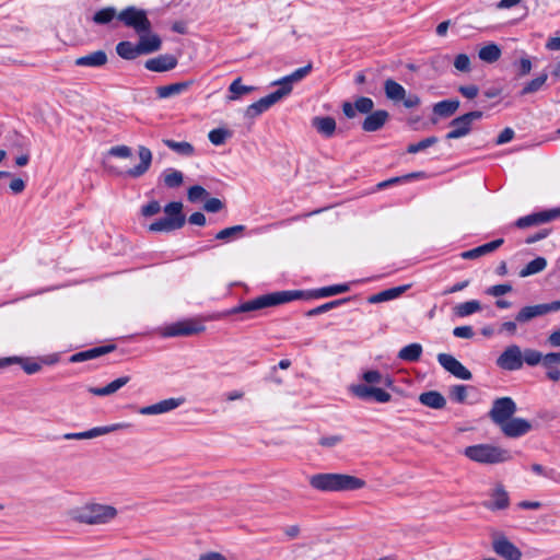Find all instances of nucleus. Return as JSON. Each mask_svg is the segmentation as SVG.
<instances>
[{"instance_id": "12", "label": "nucleus", "mask_w": 560, "mask_h": 560, "mask_svg": "<svg viewBox=\"0 0 560 560\" xmlns=\"http://www.w3.org/2000/svg\"><path fill=\"white\" fill-rule=\"evenodd\" d=\"M131 424L128 422L114 423L104 427H95L88 431L75 432V433H66L62 435L65 440H88L94 439L104 434H108L115 431L124 430L130 428Z\"/></svg>"}, {"instance_id": "49", "label": "nucleus", "mask_w": 560, "mask_h": 560, "mask_svg": "<svg viewBox=\"0 0 560 560\" xmlns=\"http://www.w3.org/2000/svg\"><path fill=\"white\" fill-rule=\"evenodd\" d=\"M438 141H439V139L434 136L428 137L417 143L409 144L407 148V152L411 153V154L418 153L420 151H423V150L434 145L435 143H438Z\"/></svg>"}, {"instance_id": "63", "label": "nucleus", "mask_w": 560, "mask_h": 560, "mask_svg": "<svg viewBox=\"0 0 560 560\" xmlns=\"http://www.w3.org/2000/svg\"><path fill=\"white\" fill-rule=\"evenodd\" d=\"M458 91L459 93L466 97V98H469V100H472L475 98L478 93H479V89L477 85H474V84H470V85H462L458 88Z\"/></svg>"}, {"instance_id": "24", "label": "nucleus", "mask_w": 560, "mask_h": 560, "mask_svg": "<svg viewBox=\"0 0 560 560\" xmlns=\"http://www.w3.org/2000/svg\"><path fill=\"white\" fill-rule=\"evenodd\" d=\"M312 70V65L308 63L302 68L296 69L291 74L282 78L281 80L275 82V84H279L280 88L278 90H284L288 91V95L292 91V84L295 82L301 81L303 78H305Z\"/></svg>"}, {"instance_id": "60", "label": "nucleus", "mask_w": 560, "mask_h": 560, "mask_svg": "<svg viewBox=\"0 0 560 560\" xmlns=\"http://www.w3.org/2000/svg\"><path fill=\"white\" fill-rule=\"evenodd\" d=\"M161 211V205L158 200H151L147 205L141 207V214L143 217H152Z\"/></svg>"}, {"instance_id": "1", "label": "nucleus", "mask_w": 560, "mask_h": 560, "mask_svg": "<svg viewBox=\"0 0 560 560\" xmlns=\"http://www.w3.org/2000/svg\"><path fill=\"white\" fill-rule=\"evenodd\" d=\"M516 411V404L511 397H500L493 400L488 415L505 438L518 439L529 433L533 424L527 419L514 417Z\"/></svg>"}, {"instance_id": "56", "label": "nucleus", "mask_w": 560, "mask_h": 560, "mask_svg": "<svg viewBox=\"0 0 560 560\" xmlns=\"http://www.w3.org/2000/svg\"><path fill=\"white\" fill-rule=\"evenodd\" d=\"M107 155L120 159H128L132 155V150L130 147L125 144L115 145L107 151Z\"/></svg>"}, {"instance_id": "35", "label": "nucleus", "mask_w": 560, "mask_h": 560, "mask_svg": "<svg viewBox=\"0 0 560 560\" xmlns=\"http://www.w3.org/2000/svg\"><path fill=\"white\" fill-rule=\"evenodd\" d=\"M116 52L125 60H135L138 56L142 55L139 45L129 40L119 42L116 45Z\"/></svg>"}, {"instance_id": "36", "label": "nucleus", "mask_w": 560, "mask_h": 560, "mask_svg": "<svg viewBox=\"0 0 560 560\" xmlns=\"http://www.w3.org/2000/svg\"><path fill=\"white\" fill-rule=\"evenodd\" d=\"M255 90H256L255 86L244 85L242 83V79L236 78L229 86L230 94L226 96V98L229 101H236V100H240L241 97H243L244 95L252 93Z\"/></svg>"}, {"instance_id": "47", "label": "nucleus", "mask_w": 560, "mask_h": 560, "mask_svg": "<svg viewBox=\"0 0 560 560\" xmlns=\"http://www.w3.org/2000/svg\"><path fill=\"white\" fill-rule=\"evenodd\" d=\"M523 352V363L525 362L529 366H536L539 363L542 364L545 355L535 349H525Z\"/></svg>"}, {"instance_id": "3", "label": "nucleus", "mask_w": 560, "mask_h": 560, "mask_svg": "<svg viewBox=\"0 0 560 560\" xmlns=\"http://www.w3.org/2000/svg\"><path fill=\"white\" fill-rule=\"evenodd\" d=\"M118 514L116 508L100 503H86L68 511L71 521L86 525H103L109 523Z\"/></svg>"}, {"instance_id": "5", "label": "nucleus", "mask_w": 560, "mask_h": 560, "mask_svg": "<svg viewBox=\"0 0 560 560\" xmlns=\"http://www.w3.org/2000/svg\"><path fill=\"white\" fill-rule=\"evenodd\" d=\"M301 291H280L246 301L233 310V313H247L261 308L280 305L301 298Z\"/></svg>"}, {"instance_id": "18", "label": "nucleus", "mask_w": 560, "mask_h": 560, "mask_svg": "<svg viewBox=\"0 0 560 560\" xmlns=\"http://www.w3.org/2000/svg\"><path fill=\"white\" fill-rule=\"evenodd\" d=\"M178 63L177 58L171 54L159 55L144 62L145 69L153 72H166L173 70Z\"/></svg>"}, {"instance_id": "9", "label": "nucleus", "mask_w": 560, "mask_h": 560, "mask_svg": "<svg viewBox=\"0 0 560 560\" xmlns=\"http://www.w3.org/2000/svg\"><path fill=\"white\" fill-rule=\"evenodd\" d=\"M384 92L388 100L393 102H402L406 108H413L420 104L419 96L410 94L407 96L406 89L393 79L384 82Z\"/></svg>"}, {"instance_id": "4", "label": "nucleus", "mask_w": 560, "mask_h": 560, "mask_svg": "<svg viewBox=\"0 0 560 560\" xmlns=\"http://www.w3.org/2000/svg\"><path fill=\"white\" fill-rule=\"evenodd\" d=\"M463 454L470 460L483 465H497L510 462V451L488 443L467 446Z\"/></svg>"}, {"instance_id": "39", "label": "nucleus", "mask_w": 560, "mask_h": 560, "mask_svg": "<svg viewBox=\"0 0 560 560\" xmlns=\"http://www.w3.org/2000/svg\"><path fill=\"white\" fill-rule=\"evenodd\" d=\"M162 179L165 187L178 188L184 183V175L180 171L170 167L162 173Z\"/></svg>"}, {"instance_id": "44", "label": "nucleus", "mask_w": 560, "mask_h": 560, "mask_svg": "<svg viewBox=\"0 0 560 560\" xmlns=\"http://www.w3.org/2000/svg\"><path fill=\"white\" fill-rule=\"evenodd\" d=\"M163 143L170 148L171 150H173L174 152L180 154V155H185V156H189L194 153V147L189 143V142H186V141H175V140H172V139H165L163 140Z\"/></svg>"}, {"instance_id": "21", "label": "nucleus", "mask_w": 560, "mask_h": 560, "mask_svg": "<svg viewBox=\"0 0 560 560\" xmlns=\"http://www.w3.org/2000/svg\"><path fill=\"white\" fill-rule=\"evenodd\" d=\"M115 349H116V345H113V343L112 345L94 347V348H91V349H88V350H83V351H80V352H77V353L72 354L70 357L69 361L72 362V363H78V362H84V361L93 360V359H96V358L102 357L104 354L110 353Z\"/></svg>"}, {"instance_id": "8", "label": "nucleus", "mask_w": 560, "mask_h": 560, "mask_svg": "<svg viewBox=\"0 0 560 560\" xmlns=\"http://www.w3.org/2000/svg\"><path fill=\"white\" fill-rule=\"evenodd\" d=\"M483 116V113L480 110H474L466 113L459 117L454 118L450 122V127L452 128L451 131H448L445 136L447 140L452 139H459L463 137H466L470 133L472 129V122L475 120L481 119Z\"/></svg>"}, {"instance_id": "50", "label": "nucleus", "mask_w": 560, "mask_h": 560, "mask_svg": "<svg viewBox=\"0 0 560 560\" xmlns=\"http://www.w3.org/2000/svg\"><path fill=\"white\" fill-rule=\"evenodd\" d=\"M362 377L368 384H384L387 386L392 384L388 377L383 378L382 374L376 370L364 372Z\"/></svg>"}, {"instance_id": "59", "label": "nucleus", "mask_w": 560, "mask_h": 560, "mask_svg": "<svg viewBox=\"0 0 560 560\" xmlns=\"http://www.w3.org/2000/svg\"><path fill=\"white\" fill-rule=\"evenodd\" d=\"M421 176V173H411V174H408V175H405V176H400V177H393L390 179H387V180H384V182H381L377 184V188L378 189H384L393 184H396V183H400V182H405V180H408L410 178H415V177H419Z\"/></svg>"}, {"instance_id": "14", "label": "nucleus", "mask_w": 560, "mask_h": 560, "mask_svg": "<svg viewBox=\"0 0 560 560\" xmlns=\"http://www.w3.org/2000/svg\"><path fill=\"white\" fill-rule=\"evenodd\" d=\"M438 362L444 370L454 375L455 377L468 381L472 377L471 372L465 368L455 357L448 353L438 354Z\"/></svg>"}, {"instance_id": "55", "label": "nucleus", "mask_w": 560, "mask_h": 560, "mask_svg": "<svg viewBox=\"0 0 560 560\" xmlns=\"http://www.w3.org/2000/svg\"><path fill=\"white\" fill-rule=\"evenodd\" d=\"M346 301H347L346 299H342V300H336V301L325 303L323 305H319L315 308L310 310L306 315L307 316H316V315L326 313Z\"/></svg>"}, {"instance_id": "62", "label": "nucleus", "mask_w": 560, "mask_h": 560, "mask_svg": "<svg viewBox=\"0 0 560 560\" xmlns=\"http://www.w3.org/2000/svg\"><path fill=\"white\" fill-rule=\"evenodd\" d=\"M453 335L457 338L470 339L475 332L471 326H459L453 329Z\"/></svg>"}, {"instance_id": "28", "label": "nucleus", "mask_w": 560, "mask_h": 560, "mask_svg": "<svg viewBox=\"0 0 560 560\" xmlns=\"http://www.w3.org/2000/svg\"><path fill=\"white\" fill-rule=\"evenodd\" d=\"M560 352L545 354L542 366L547 369V377L553 382L560 381Z\"/></svg>"}, {"instance_id": "30", "label": "nucleus", "mask_w": 560, "mask_h": 560, "mask_svg": "<svg viewBox=\"0 0 560 560\" xmlns=\"http://www.w3.org/2000/svg\"><path fill=\"white\" fill-rule=\"evenodd\" d=\"M409 287H410L409 284H406V285L395 287V288H390V289L381 291L376 294L369 296L368 301L371 304H377V303L394 300V299L400 296L404 292H406L409 289Z\"/></svg>"}, {"instance_id": "13", "label": "nucleus", "mask_w": 560, "mask_h": 560, "mask_svg": "<svg viewBox=\"0 0 560 560\" xmlns=\"http://www.w3.org/2000/svg\"><path fill=\"white\" fill-rule=\"evenodd\" d=\"M288 95V91L277 90L269 95L261 97L257 102L247 106L245 110V116L247 118H255L261 115L264 112L268 110L272 105L279 102L281 98Z\"/></svg>"}, {"instance_id": "51", "label": "nucleus", "mask_w": 560, "mask_h": 560, "mask_svg": "<svg viewBox=\"0 0 560 560\" xmlns=\"http://www.w3.org/2000/svg\"><path fill=\"white\" fill-rule=\"evenodd\" d=\"M233 131L226 128H217L212 129V144L221 145L228 139L232 138Z\"/></svg>"}, {"instance_id": "45", "label": "nucleus", "mask_w": 560, "mask_h": 560, "mask_svg": "<svg viewBox=\"0 0 560 560\" xmlns=\"http://www.w3.org/2000/svg\"><path fill=\"white\" fill-rule=\"evenodd\" d=\"M175 230H179V228H177L174 224L173 219L165 218V217L158 219L156 221L152 222L149 225L150 232H166V233H168V232H173Z\"/></svg>"}, {"instance_id": "15", "label": "nucleus", "mask_w": 560, "mask_h": 560, "mask_svg": "<svg viewBox=\"0 0 560 560\" xmlns=\"http://www.w3.org/2000/svg\"><path fill=\"white\" fill-rule=\"evenodd\" d=\"M558 218H560V208L522 217L515 222V225L520 229H524L532 225H538L540 223L549 222Z\"/></svg>"}, {"instance_id": "23", "label": "nucleus", "mask_w": 560, "mask_h": 560, "mask_svg": "<svg viewBox=\"0 0 560 560\" xmlns=\"http://www.w3.org/2000/svg\"><path fill=\"white\" fill-rule=\"evenodd\" d=\"M503 243H504L503 238H497V240H494L492 242H489L487 244H483V245H480V246L475 247L472 249L463 252L460 254V257L463 259H476V258H479L481 256L488 255V254L497 250L499 247L502 246Z\"/></svg>"}, {"instance_id": "2", "label": "nucleus", "mask_w": 560, "mask_h": 560, "mask_svg": "<svg viewBox=\"0 0 560 560\" xmlns=\"http://www.w3.org/2000/svg\"><path fill=\"white\" fill-rule=\"evenodd\" d=\"M310 486L320 492H347L365 487V481L348 474L318 472L308 477Z\"/></svg>"}, {"instance_id": "40", "label": "nucleus", "mask_w": 560, "mask_h": 560, "mask_svg": "<svg viewBox=\"0 0 560 560\" xmlns=\"http://www.w3.org/2000/svg\"><path fill=\"white\" fill-rule=\"evenodd\" d=\"M245 230L244 225H234L230 228H225L218 232L214 236L217 241H221L224 243H230L238 237L242 236L243 232Z\"/></svg>"}, {"instance_id": "10", "label": "nucleus", "mask_w": 560, "mask_h": 560, "mask_svg": "<svg viewBox=\"0 0 560 560\" xmlns=\"http://www.w3.org/2000/svg\"><path fill=\"white\" fill-rule=\"evenodd\" d=\"M560 310V300L551 303L524 306L515 316V320L520 324L527 323L536 317L544 316L548 313L558 312Z\"/></svg>"}, {"instance_id": "20", "label": "nucleus", "mask_w": 560, "mask_h": 560, "mask_svg": "<svg viewBox=\"0 0 560 560\" xmlns=\"http://www.w3.org/2000/svg\"><path fill=\"white\" fill-rule=\"evenodd\" d=\"M374 107V102L370 97L361 96L355 100L354 104L345 102L342 104V112L346 117H355L357 112L361 114H370Z\"/></svg>"}, {"instance_id": "58", "label": "nucleus", "mask_w": 560, "mask_h": 560, "mask_svg": "<svg viewBox=\"0 0 560 560\" xmlns=\"http://www.w3.org/2000/svg\"><path fill=\"white\" fill-rule=\"evenodd\" d=\"M450 395L453 400L457 402H464L467 398V386L454 385L450 390Z\"/></svg>"}, {"instance_id": "7", "label": "nucleus", "mask_w": 560, "mask_h": 560, "mask_svg": "<svg viewBox=\"0 0 560 560\" xmlns=\"http://www.w3.org/2000/svg\"><path fill=\"white\" fill-rule=\"evenodd\" d=\"M206 330V326L196 319H184L164 326L161 335L165 338L187 337Z\"/></svg>"}, {"instance_id": "41", "label": "nucleus", "mask_w": 560, "mask_h": 560, "mask_svg": "<svg viewBox=\"0 0 560 560\" xmlns=\"http://www.w3.org/2000/svg\"><path fill=\"white\" fill-rule=\"evenodd\" d=\"M547 267V260L544 257H536L532 261H529L523 269L520 271V277L526 278L536 273L541 272Z\"/></svg>"}, {"instance_id": "42", "label": "nucleus", "mask_w": 560, "mask_h": 560, "mask_svg": "<svg viewBox=\"0 0 560 560\" xmlns=\"http://www.w3.org/2000/svg\"><path fill=\"white\" fill-rule=\"evenodd\" d=\"M481 310V304L477 300H470L464 303L457 304L453 311L458 317H466Z\"/></svg>"}, {"instance_id": "38", "label": "nucleus", "mask_w": 560, "mask_h": 560, "mask_svg": "<svg viewBox=\"0 0 560 560\" xmlns=\"http://www.w3.org/2000/svg\"><path fill=\"white\" fill-rule=\"evenodd\" d=\"M501 54V48L497 44L491 43L480 48L478 57L485 62L493 63L500 59Z\"/></svg>"}, {"instance_id": "64", "label": "nucleus", "mask_w": 560, "mask_h": 560, "mask_svg": "<svg viewBox=\"0 0 560 560\" xmlns=\"http://www.w3.org/2000/svg\"><path fill=\"white\" fill-rule=\"evenodd\" d=\"M130 381V376L128 375H125V376H120L116 380H114L113 382L108 383V388H109V392L112 394L116 393L117 390H119L121 387H124L126 384H128Z\"/></svg>"}, {"instance_id": "57", "label": "nucleus", "mask_w": 560, "mask_h": 560, "mask_svg": "<svg viewBox=\"0 0 560 560\" xmlns=\"http://www.w3.org/2000/svg\"><path fill=\"white\" fill-rule=\"evenodd\" d=\"M184 398H167L159 401L163 413L172 411L183 405Z\"/></svg>"}, {"instance_id": "53", "label": "nucleus", "mask_w": 560, "mask_h": 560, "mask_svg": "<svg viewBox=\"0 0 560 560\" xmlns=\"http://www.w3.org/2000/svg\"><path fill=\"white\" fill-rule=\"evenodd\" d=\"M373 388V386L366 384H358L351 386V393L360 399L368 400L372 397Z\"/></svg>"}, {"instance_id": "46", "label": "nucleus", "mask_w": 560, "mask_h": 560, "mask_svg": "<svg viewBox=\"0 0 560 560\" xmlns=\"http://www.w3.org/2000/svg\"><path fill=\"white\" fill-rule=\"evenodd\" d=\"M350 287L348 284H335L329 287H324L315 291L314 296L316 298H327L336 294L348 292Z\"/></svg>"}, {"instance_id": "11", "label": "nucleus", "mask_w": 560, "mask_h": 560, "mask_svg": "<svg viewBox=\"0 0 560 560\" xmlns=\"http://www.w3.org/2000/svg\"><path fill=\"white\" fill-rule=\"evenodd\" d=\"M497 365L505 371H517L523 366V352L517 345H511L497 359Z\"/></svg>"}, {"instance_id": "54", "label": "nucleus", "mask_w": 560, "mask_h": 560, "mask_svg": "<svg viewBox=\"0 0 560 560\" xmlns=\"http://www.w3.org/2000/svg\"><path fill=\"white\" fill-rule=\"evenodd\" d=\"M454 67L459 72H470L471 70V62L470 58L466 54H459L454 59Z\"/></svg>"}, {"instance_id": "31", "label": "nucleus", "mask_w": 560, "mask_h": 560, "mask_svg": "<svg viewBox=\"0 0 560 560\" xmlns=\"http://www.w3.org/2000/svg\"><path fill=\"white\" fill-rule=\"evenodd\" d=\"M12 363L21 364L24 372L30 375L37 373L42 369V365L39 363L31 361L28 359H23L19 357H9L0 359V368L9 366Z\"/></svg>"}, {"instance_id": "61", "label": "nucleus", "mask_w": 560, "mask_h": 560, "mask_svg": "<svg viewBox=\"0 0 560 560\" xmlns=\"http://www.w3.org/2000/svg\"><path fill=\"white\" fill-rule=\"evenodd\" d=\"M512 291V285L504 284H495L487 289V293L492 296H501Z\"/></svg>"}, {"instance_id": "27", "label": "nucleus", "mask_w": 560, "mask_h": 560, "mask_svg": "<svg viewBox=\"0 0 560 560\" xmlns=\"http://www.w3.org/2000/svg\"><path fill=\"white\" fill-rule=\"evenodd\" d=\"M107 55L104 50H96L86 56H82L75 59L74 63L79 67H92L100 68L106 65Z\"/></svg>"}, {"instance_id": "29", "label": "nucleus", "mask_w": 560, "mask_h": 560, "mask_svg": "<svg viewBox=\"0 0 560 560\" xmlns=\"http://www.w3.org/2000/svg\"><path fill=\"white\" fill-rule=\"evenodd\" d=\"M312 126L318 133L330 138L336 131V120L330 116H317L312 119Z\"/></svg>"}, {"instance_id": "32", "label": "nucleus", "mask_w": 560, "mask_h": 560, "mask_svg": "<svg viewBox=\"0 0 560 560\" xmlns=\"http://www.w3.org/2000/svg\"><path fill=\"white\" fill-rule=\"evenodd\" d=\"M165 218H171L174 221V224L182 229L185 225L186 217L183 213V203L180 201H172L168 202L164 207Z\"/></svg>"}, {"instance_id": "43", "label": "nucleus", "mask_w": 560, "mask_h": 560, "mask_svg": "<svg viewBox=\"0 0 560 560\" xmlns=\"http://www.w3.org/2000/svg\"><path fill=\"white\" fill-rule=\"evenodd\" d=\"M117 15L115 8L107 7L96 11L92 20L95 24L105 25L110 23Z\"/></svg>"}, {"instance_id": "6", "label": "nucleus", "mask_w": 560, "mask_h": 560, "mask_svg": "<svg viewBox=\"0 0 560 560\" xmlns=\"http://www.w3.org/2000/svg\"><path fill=\"white\" fill-rule=\"evenodd\" d=\"M117 19L125 26L133 28L138 35L152 31V24L148 19L147 11L143 9H138L133 5L127 7L118 13Z\"/></svg>"}, {"instance_id": "48", "label": "nucleus", "mask_w": 560, "mask_h": 560, "mask_svg": "<svg viewBox=\"0 0 560 560\" xmlns=\"http://www.w3.org/2000/svg\"><path fill=\"white\" fill-rule=\"evenodd\" d=\"M548 79L547 73H541L537 78L529 81L522 90L521 94L526 95L539 91Z\"/></svg>"}, {"instance_id": "16", "label": "nucleus", "mask_w": 560, "mask_h": 560, "mask_svg": "<svg viewBox=\"0 0 560 560\" xmlns=\"http://www.w3.org/2000/svg\"><path fill=\"white\" fill-rule=\"evenodd\" d=\"M490 499L482 505L490 511L505 510L510 506V497L503 485L497 483L489 493Z\"/></svg>"}, {"instance_id": "19", "label": "nucleus", "mask_w": 560, "mask_h": 560, "mask_svg": "<svg viewBox=\"0 0 560 560\" xmlns=\"http://www.w3.org/2000/svg\"><path fill=\"white\" fill-rule=\"evenodd\" d=\"M138 154L140 163L126 171V175L132 178H138L144 175L149 171L152 163V152L149 148L139 145Z\"/></svg>"}, {"instance_id": "33", "label": "nucleus", "mask_w": 560, "mask_h": 560, "mask_svg": "<svg viewBox=\"0 0 560 560\" xmlns=\"http://www.w3.org/2000/svg\"><path fill=\"white\" fill-rule=\"evenodd\" d=\"M419 401L423 406L432 409H443L446 405V399L444 396L436 390L421 393L419 396Z\"/></svg>"}, {"instance_id": "17", "label": "nucleus", "mask_w": 560, "mask_h": 560, "mask_svg": "<svg viewBox=\"0 0 560 560\" xmlns=\"http://www.w3.org/2000/svg\"><path fill=\"white\" fill-rule=\"evenodd\" d=\"M492 546L495 553L506 560H521L522 558L521 550L504 536L495 538Z\"/></svg>"}, {"instance_id": "37", "label": "nucleus", "mask_w": 560, "mask_h": 560, "mask_svg": "<svg viewBox=\"0 0 560 560\" xmlns=\"http://www.w3.org/2000/svg\"><path fill=\"white\" fill-rule=\"evenodd\" d=\"M421 354L422 346L420 343H410L399 350L398 358L407 362H417Z\"/></svg>"}, {"instance_id": "22", "label": "nucleus", "mask_w": 560, "mask_h": 560, "mask_svg": "<svg viewBox=\"0 0 560 560\" xmlns=\"http://www.w3.org/2000/svg\"><path fill=\"white\" fill-rule=\"evenodd\" d=\"M389 114L384 109L370 113L362 122V129L366 132L380 130L388 120Z\"/></svg>"}, {"instance_id": "26", "label": "nucleus", "mask_w": 560, "mask_h": 560, "mask_svg": "<svg viewBox=\"0 0 560 560\" xmlns=\"http://www.w3.org/2000/svg\"><path fill=\"white\" fill-rule=\"evenodd\" d=\"M191 85V81L176 82L168 85L155 88V94L159 98H168L184 93Z\"/></svg>"}, {"instance_id": "52", "label": "nucleus", "mask_w": 560, "mask_h": 560, "mask_svg": "<svg viewBox=\"0 0 560 560\" xmlns=\"http://www.w3.org/2000/svg\"><path fill=\"white\" fill-rule=\"evenodd\" d=\"M208 196L209 192L202 186L199 185L191 186L188 189L187 194L188 200L190 202H197L201 200L203 201Z\"/></svg>"}, {"instance_id": "34", "label": "nucleus", "mask_w": 560, "mask_h": 560, "mask_svg": "<svg viewBox=\"0 0 560 560\" xmlns=\"http://www.w3.org/2000/svg\"><path fill=\"white\" fill-rule=\"evenodd\" d=\"M459 105L458 100H444L433 105V114L442 118H447L457 112Z\"/></svg>"}, {"instance_id": "25", "label": "nucleus", "mask_w": 560, "mask_h": 560, "mask_svg": "<svg viewBox=\"0 0 560 560\" xmlns=\"http://www.w3.org/2000/svg\"><path fill=\"white\" fill-rule=\"evenodd\" d=\"M142 55L152 54L161 49L162 40L159 35L150 33L139 34L138 42Z\"/></svg>"}]
</instances>
